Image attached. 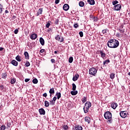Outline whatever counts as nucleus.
Here are the masks:
<instances>
[{
  "label": "nucleus",
  "instance_id": "c03bdc74",
  "mask_svg": "<svg viewBox=\"0 0 130 130\" xmlns=\"http://www.w3.org/2000/svg\"><path fill=\"white\" fill-rule=\"evenodd\" d=\"M74 28H78V27H79V25H78V23H75L74 25Z\"/></svg>",
  "mask_w": 130,
  "mask_h": 130
},
{
  "label": "nucleus",
  "instance_id": "ddd939ff",
  "mask_svg": "<svg viewBox=\"0 0 130 130\" xmlns=\"http://www.w3.org/2000/svg\"><path fill=\"white\" fill-rule=\"evenodd\" d=\"M87 2L91 6H93V5H95V1H94V0H87Z\"/></svg>",
  "mask_w": 130,
  "mask_h": 130
},
{
  "label": "nucleus",
  "instance_id": "0eeeda50",
  "mask_svg": "<svg viewBox=\"0 0 130 130\" xmlns=\"http://www.w3.org/2000/svg\"><path fill=\"white\" fill-rule=\"evenodd\" d=\"M39 112L41 115H45V110L43 108L39 109Z\"/></svg>",
  "mask_w": 130,
  "mask_h": 130
},
{
  "label": "nucleus",
  "instance_id": "f8f14e48",
  "mask_svg": "<svg viewBox=\"0 0 130 130\" xmlns=\"http://www.w3.org/2000/svg\"><path fill=\"white\" fill-rule=\"evenodd\" d=\"M11 63L13 66H14V67H17L18 64V61H16V60H12L11 61Z\"/></svg>",
  "mask_w": 130,
  "mask_h": 130
},
{
  "label": "nucleus",
  "instance_id": "cd10ccee",
  "mask_svg": "<svg viewBox=\"0 0 130 130\" xmlns=\"http://www.w3.org/2000/svg\"><path fill=\"white\" fill-rule=\"evenodd\" d=\"M49 92L50 94H54V88H51Z\"/></svg>",
  "mask_w": 130,
  "mask_h": 130
},
{
  "label": "nucleus",
  "instance_id": "f257e3e1",
  "mask_svg": "<svg viewBox=\"0 0 130 130\" xmlns=\"http://www.w3.org/2000/svg\"><path fill=\"white\" fill-rule=\"evenodd\" d=\"M107 45L110 48H116L119 45V42L116 40H109L108 42Z\"/></svg>",
  "mask_w": 130,
  "mask_h": 130
},
{
  "label": "nucleus",
  "instance_id": "0e129e2a",
  "mask_svg": "<svg viewBox=\"0 0 130 130\" xmlns=\"http://www.w3.org/2000/svg\"><path fill=\"white\" fill-rule=\"evenodd\" d=\"M128 76H130V72H129V73H128Z\"/></svg>",
  "mask_w": 130,
  "mask_h": 130
},
{
  "label": "nucleus",
  "instance_id": "7c9ffc66",
  "mask_svg": "<svg viewBox=\"0 0 130 130\" xmlns=\"http://www.w3.org/2000/svg\"><path fill=\"white\" fill-rule=\"evenodd\" d=\"M103 34H106L108 33V29H105L102 30Z\"/></svg>",
  "mask_w": 130,
  "mask_h": 130
},
{
  "label": "nucleus",
  "instance_id": "a878e982",
  "mask_svg": "<svg viewBox=\"0 0 130 130\" xmlns=\"http://www.w3.org/2000/svg\"><path fill=\"white\" fill-rule=\"evenodd\" d=\"M75 129L76 130H83V127L81 126H76L75 127Z\"/></svg>",
  "mask_w": 130,
  "mask_h": 130
},
{
  "label": "nucleus",
  "instance_id": "8fccbe9b",
  "mask_svg": "<svg viewBox=\"0 0 130 130\" xmlns=\"http://www.w3.org/2000/svg\"><path fill=\"white\" fill-rule=\"evenodd\" d=\"M43 97H45V98H46V97H47V93L46 92L44 93L43 94Z\"/></svg>",
  "mask_w": 130,
  "mask_h": 130
},
{
  "label": "nucleus",
  "instance_id": "72a5a7b5",
  "mask_svg": "<svg viewBox=\"0 0 130 130\" xmlns=\"http://www.w3.org/2000/svg\"><path fill=\"white\" fill-rule=\"evenodd\" d=\"M51 23V21H48L47 24H46V28H49V26H50V23Z\"/></svg>",
  "mask_w": 130,
  "mask_h": 130
},
{
  "label": "nucleus",
  "instance_id": "09e8293b",
  "mask_svg": "<svg viewBox=\"0 0 130 130\" xmlns=\"http://www.w3.org/2000/svg\"><path fill=\"white\" fill-rule=\"evenodd\" d=\"M51 62H52V63H54L55 62V60L54 59H51Z\"/></svg>",
  "mask_w": 130,
  "mask_h": 130
},
{
  "label": "nucleus",
  "instance_id": "20e7f679",
  "mask_svg": "<svg viewBox=\"0 0 130 130\" xmlns=\"http://www.w3.org/2000/svg\"><path fill=\"white\" fill-rule=\"evenodd\" d=\"M89 74L91 76H95V75L97 74V70L94 68H92L90 69H89Z\"/></svg>",
  "mask_w": 130,
  "mask_h": 130
},
{
  "label": "nucleus",
  "instance_id": "a19ab883",
  "mask_svg": "<svg viewBox=\"0 0 130 130\" xmlns=\"http://www.w3.org/2000/svg\"><path fill=\"white\" fill-rule=\"evenodd\" d=\"M6 129V125H2L1 127V130H5Z\"/></svg>",
  "mask_w": 130,
  "mask_h": 130
},
{
  "label": "nucleus",
  "instance_id": "1a4fd4ad",
  "mask_svg": "<svg viewBox=\"0 0 130 130\" xmlns=\"http://www.w3.org/2000/svg\"><path fill=\"white\" fill-rule=\"evenodd\" d=\"M118 105L116 103H111V107L113 108V109H116V107H117Z\"/></svg>",
  "mask_w": 130,
  "mask_h": 130
},
{
  "label": "nucleus",
  "instance_id": "e2e57ef3",
  "mask_svg": "<svg viewBox=\"0 0 130 130\" xmlns=\"http://www.w3.org/2000/svg\"><path fill=\"white\" fill-rule=\"evenodd\" d=\"M52 95H53V94H50V96L51 97L52 96Z\"/></svg>",
  "mask_w": 130,
  "mask_h": 130
},
{
  "label": "nucleus",
  "instance_id": "f03ea898",
  "mask_svg": "<svg viewBox=\"0 0 130 130\" xmlns=\"http://www.w3.org/2000/svg\"><path fill=\"white\" fill-rule=\"evenodd\" d=\"M92 106V104H91V102H87L85 104V106L83 107V110L84 113H88L89 112V109H90V107Z\"/></svg>",
  "mask_w": 130,
  "mask_h": 130
},
{
  "label": "nucleus",
  "instance_id": "603ef678",
  "mask_svg": "<svg viewBox=\"0 0 130 130\" xmlns=\"http://www.w3.org/2000/svg\"><path fill=\"white\" fill-rule=\"evenodd\" d=\"M25 82H26V83H27V82H29V81H30V79H29V78H26V79H25Z\"/></svg>",
  "mask_w": 130,
  "mask_h": 130
},
{
  "label": "nucleus",
  "instance_id": "a211bd4d",
  "mask_svg": "<svg viewBox=\"0 0 130 130\" xmlns=\"http://www.w3.org/2000/svg\"><path fill=\"white\" fill-rule=\"evenodd\" d=\"M91 120V118L89 117H85V121L87 122L88 123H90V121Z\"/></svg>",
  "mask_w": 130,
  "mask_h": 130
},
{
  "label": "nucleus",
  "instance_id": "2eb2a0df",
  "mask_svg": "<svg viewBox=\"0 0 130 130\" xmlns=\"http://www.w3.org/2000/svg\"><path fill=\"white\" fill-rule=\"evenodd\" d=\"M40 42L41 44V45H42L43 46V45H44L45 42L44 41V39H43V38L41 37L40 38Z\"/></svg>",
  "mask_w": 130,
  "mask_h": 130
},
{
  "label": "nucleus",
  "instance_id": "bf43d9fd",
  "mask_svg": "<svg viewBox=\"0 0 130 130\" xmlns=\"http://www.w3.org/2000/svg\"><path fill=\"white\" fill-rule=\"evenodd\" d=\"M120 29H123V25H121L119 27Z\"/></svg>",
  "mask_w": 130,
  "mask_h": 130
},
{
  "label": "nucleus",
  "instance_id": "5fc2aeb1",
  "mask_svg": "<svg viewBox=\"0 0 130 130\" xmlns=\"http://www.w3.org/2000/svg\"><path fill=\"white\" fill-rule=\"evenodd\" d=\"M45 51V49H42L40 50V52H41V53H43V52Z\"/></svg>",
  "mask_w": 130,
  "mask_h": 130
},
{
  "label": "nucleus",
  "instance_id": "9b49d317",
  "mask_svg": "<svg viewBox=\"0 0 130 130\" xmlns=\"http://www.w3.org/2000/svg\"><path fill=\"white\" fill-rule=\"evenodd\" d=\"M70 9V6L68 4H64L63 6L64 11H68Z\"/></svg>",
  "mask_w": 130,
  "mask_h": 130
},
{
  "label": "nucleus",
  "instance_id": "680f3d73",
  "mask_svg": "<svg viewBox=\"0 0 130 130\" xmlns=\"http://www.w3.org/2000/svg\"><path fill=\"white\" fill-rule=\"evenodd\" d=\"M54 53H55V54H56L57 53V51H54Z\"/></svg>",
  "mask_w": 130,
  "mask_h": 130
},
{
  "label": "nucleus",
  "instance_id": "f3484780",
  "mask_svg": "<svg viewBox=\"0 0 130 130\" xmlns=\"http://www.w3.org/2000/svg\"><path fill=\"white\" fill-rule=\"evenodd\" d=\"M79 74H76L75 76L73 77V81H74V82H76V81H77L78 80V79H79Z\"/></svg>",
  "mask_w": 130,
  "mask_h": 130
},
{
  "label": "nucleus",
  "instance_id": "473e14b6",
  "mask_svg": "<svg viewBox=\"0 0 130 130\" xmlns=\"http://www.w3.org/2000/svg\"><path fill=\"white\" fill-rule=\"evenodd\" d=\"M32 83L34 84H37L38 83V80L37 78H35L32 80Z\"/></svg>",
  "mask_w": 130,
  "mask_h": 130
},
{
  "label": "nucleus",
  "instance_id": "4d7b16f0",
  "mask_svg": "<svg viewBox=\"0 0 130 130\" xmlns=\"http://www.w3.org/2000/svg\"><path fill=\"white\" fill-rule=\"evenodd\" d=\"M0 89L4 90V85H0Z\"/></svg>",
  "mask_w": 130,
  "mask_h": 130
},
{
  "label": "nucleus",
  "instance_id": "412c9836",
  "mask_svg": "<svg viewBox=\"0 0 130 130\" xmlns=\"http://www.w3.org/2000/svg\"><path fill=\"white\" fill-rule=\"evenodd\" d=\"M24 56L26 59H29V53H28V52H24Z\"/></svg>",
  "mask_w": 130,
  "mask_h": 130
},
{
  "label": "nucleus",
  "instance_id": "e433bc0d",
  "mask_svg": "<svg viewBox=\"0 0 130 130\" xmlns=\"http://www.w3.org/2000/svg\"><path fill=\"white\" fill-rule=\"evenodd\" d=\"M50 105L53 106L54 104H55V102L53 101V100L51 101H50Z\"/></svg>",
  "mask_w": 130,
  "mask_h": 130
},
{
  "label": "nucleus",
  "instance_id": "39448f33",
  "mask_svg": "<svg viewBox=\"0 0 130 130\" xmlns=\"http://www.w3.org/2000/svg\"><path fill=\"white\" fill-rule=\"evenodd\" d=\"M128 113L125 111H121L120 112V115L122 118H125L127 116Z\"/></svg>",
  "mask_w": 130,
  "mask_h": 130
},
{
  "label": "nucleus",
  "instance_id": "6ab92c4d",
  "mask_svg": "<svg viewBox=\"0 0 130 130\" xmlns=\"http://www.w3.org/2000/svg\"><path fill=\"white\" fill-rule=\"evenodd\" d=\"M56 96L57 97V99L59 100V99L61 97V93H60V92H57Z\"/></svg>",
  "mask_w": 130,
  "mask_h": 130
},
{
  "label": "nucleus",
  "instance_id": "de8ad7c7",
  "mask_svg": "<svg viewBox=\"0 0 130 130\" xmlns=\"http://www.w3.org/2000/svg\"><path fill=\"white\" fill-rule=\"evenodd\" d=\"M63 129L67 130L68 128H69V127H68V125H64L63 126Z\"/></svg>",
  "mask_w": 130,
  "mask_h": 130
},
{
  "label": "nucleus",
  "instance_id": "052dcab7",
  "mask_svg": "<svg viewBox=\"0 0 130 130\" xmlns=\"http://www.w3.org/2000/svg\"><path fill=\"white\" fill-rule=\"evenodd\" d=\"M5 14H9V11L6 10L5 11Z\"/></svg>",
  "mask_w": 130,
  "mask_h": 130
},
{
  "label": "nucleus",
  "instance_id": "bb28decb",
  "mask_svg": "<svg viewBox=\"0 0 130 130\" xmlns=\"http://www.w3.org/2000/svg\"><path fill=\"white\" fill-rule=\"evenodd\" d=\"M72 90L73 91H76V88H77V86H76V84L75 83L72 84Z\"/></svg>",
  "mask_w": 130,
  "mask_h": 130
},
{
  "label": "nucleus",
  "instance_id": "b1692460",
  "mask_svg": "<svg viewBox=\"0 0 130 130\" xmlns=\"http://www.w3.org/2000/svg\"><path fill=\"white\" fill-rule=\"evenodd\" d=\"M115 77V74L114 73H111L110 75V79H112V80H113Z\"/></svg>",
  "mask_w": 130,
  "mask_h": 130
},
{
  "label": "nucleus",
  "instance_id": "dca6fc26",
  "mask_svg": "<svg viewBox=\"0 0 130 130\" xmlns=\"http://www.w3.org/2000/svg\"><path fill=\"white\" fill-rule=\"evenodd\" d=\"M100 53L101 54V57H102V58H104V57H105V56H106L105 53L103 52V51H100Z\"/></svg>",
  "mask_w": 130,
  "mask_h": 130
},
{
  "label": "nucleus",
  "instance_id": "13d9d810",
  "mask_svg": "<svg viewBox=\"0 0 130 130\" xmlns=\"http://www.w3.org/2000/svg\"><path fill=\"white\" fill-rule=\"evenodd\" d=\"M5 49L3 47H0V51H3Z\"/></svg>",
  "mask_w": 130,
  "mask_h": 130
},
{
  "label": "nucleus",
  "instance_id": "393cba45",
  "mask_svg": "<svg viewBox=\"0 0 130 130\" xmlns=\"http://www.w3.org/2000/svg\"><path fill=\"white\" fill-rule=\"evenodd\" d=\"M79 5L81 7H84V6H85V3H84V2L81 1V2H79Z\"/></svg>",
  "mask_w": 130,
  "mask_h": 130
},
{
  "label": "nucleus",
  "instance_id": "5701e85b",
  "mask_svg": "<svg viewBox=\"0 0 130 130\" xmlns=\"http://www.w3.org/2000/svg\"><path fill=\"white\" fill-rule=\"evenodd\" d=\"M109 62H110V60L109 59L106 60L104 61L103 64H104V66H105V64H108V63H109Z\"/></svg>",
  "mask_w": 130,
  "mask_h": 130
},
{
  "label": "nucleus",
  "instance_id": "79ce46f5",
  "mask_svg": "<svg viewBox=\"0 0 130 130\" xmlns=\"http://www.w3.org/2000/svg\"><path fill=\"white\" fill-rule=\"evenodd\" d=\"M80 37H83L84 36V34H83V31H80L79 33Z\"/></svg>",
  "mask_w": 130,
  "mask_h": 130
},
{
  "label": "nucleus",
  "instance_id": "f704fd0d",
  "mask_svg": "<svg viewBox=\"0 0 130 130\" xmlns=\"http://www.w3.org/2000/svg\"><path fill=\"white\" fill-rule=\"evenodd\" d=\"M2 76L3 79H6L7 78V73H3Z\"/></svg>",
  "mask_w": 130,
  "mask_h": 130
},
{
  "label": "nucleus",
  "instance_id": "3c124183",
  "mask_svg": "<svg viewBox=\"0 0 130 130\" xmlns=\"http://www.w3.org/2000/svg\"><path fill=\"white\" fill-rule=\"evenodd\" d=\"M57 99V98H56V96H54L53 98V101L55 102V101H56V99Z\"/></svg>",
  "mask_w": 130,
  "mask_h": 130
},
{
  "label": "nucleus",
  "instance_id": "423d86ee",
  "mask_svg": "<svg viewBox=\"0 0 130 130\" xmlns=\"http://www.w3.org/2000/svg\"><path fill=\"white\" fill-rule=\"evenodd\" d=\"M113 9L114 11H120V9H121V5L117 4L114 6Z\"/></svg>",
  "mask_w": 130,
  "mask_h": 130
},
{
  "label": "nucleus",
  "instance_id": "9d476101",
  "mask_svg": "<svg viewBox=\"0 0 130 130\" xmlns=\"http://www.w3.org/2000/svg\"><path fill=\"white\" fill-rule=\"evenodd\" d=\"M55 39L56 40H58V41H60V42H63V37H59V36L58 35L57 37H55Z\"/></svg>",
  "mask_w": 130,
  "mask_h": 130
},
{
  "label": "nucleus",
  "instance_id": "58836bf2",
  "mask_svg": "<svg viewBox=\"0 0 130 130\" xmlns=\"http://www.w3.org/2000/svg\"><path fill=\"white\" fill-rule=\"evenodd\" d=\"M118 3V1H113V2H112V4H113V6H115V5H117V4Z\"/></svg>",
  "mask_w": 130,
  "mask_h": 130
},
{
  "label": "nucleus",
  "instance_id": "aec40b11",
  "mask_svg": "<svg viewBox=\"0 0 130 130\" xmlns=\"http://www.w3.org/2000/svg\"><path fill=\"white\" fill-rule=\"evenodd\" d=\"M71 94L73 95V96H75V95H77V94H78V91L77 90H73V91H71Z\"/></svg>",
  "mask_w": 130,
  "mask_h": 130
},
{
  "label": "nucleus",
  "instance_id": "4be33fe9",
  "mask_svg": "<svg viewBox=\"0 0 130 130\" xmlns=\"http://www.w3.org/2000/svg\"><path fill=\"white\" fill-rule=\"evenodd\" d=\"M15 59L17 61H21V56H20V55H17L16 57H15Z\"/></svg>",
  "mask_w": 130,
  "mask_h": 130
},
{
  "label": "nucleus",
  "instance_id": "c756f323",
  "mask_svg": "<svg viewBox=\"0 0 130 130\" xmlns=\"http://www.w3.org/2000/svg\"><path fill=\"white\" fill-rule=\"evenodd\" d=\"M49 105H50V104H49V102L48 101H45V107H49Z\"/></svg>",
  "mask_w": 130,
  "mask_h": 130
},
{
  "label": "nucleus",
  "instance_id": "2f4dec72",
  "mask_svg": "<svg viewBox=\"0 0 130 130\" xmlns=\"http://www.w3.org/2000/svg\"><path fill=\"white\" fill-rule=\"evenodd\" d=\"M15 83H16V79H12L11 80V84L12 85H14V84H15Z\"/></svg>",
  "mask_w": 130,
  "mask_h": 130
},
{
  "label": "nucleus",
  "instance_id": "49530a36",
  "mask_svg": "<svg viewBox=\"0 0 130 130\" xmlns=\"http://www.w3.org/2000/svg\"><path fill=\"white\" fill-rule=\"evenodd\" d=\"M58 22H59V20L58 19H56L55 20L56 25H58Z\"/></svg>",
  "mask_w": 130,
  "mask_h": 130
},
{
  "label": "nucleus",
  "instance_id": "a18cd8bd",
  "mask_svg": "<svg viewBox=\"0 0 130 130\" xmlns=\"http://www.w3.org/2000/svg\"><path fill=\"white\" fill-rule=\"evenodd\" d=\"M116 37H118V38H119L120 37V34L119 32H117L116 35Z\"/></svg>",
  "mask_w": 130,
  "mask_h": 130
},
{
  "label": "nucleus",
  "instance_id": "37998d69",
  "mask_svg": "<svg viewBox=\"0 0 130 130\" xmlns=\"http://www.w3.org/2000/svg\"><path fill=\"white\" fill-rule=\"evenodd\" d=\"M117 30L120 31V33H124V29H117Z\"/></svg>",
  "mask_w": 130,
  "mask_h": 130
},
{
  "label": "nucleus",
  "instance_id": "864d4df0",
  "mask_svg": "<svg viewBox=\"0 0 130 130\" xmlns=\"http://www.w3.org/2000/svg\"><path fill=\"white\" fill-rule=\"evenodd\" d=\"M19 32V30H18V29H15V30H14V33L15 34H18V32Z\"/></svg>",
  "mask_w": 130,
  "mask_h": 130
},
{
  "label": "nucleus",
  "instance_id": "4c0bfd02",
  "mask_svg": "<svg viewBox=\"0 0 130 130\" xmlns=\"http://www.w3.org/2000/svg\"><path fill=\"white\" fill-rule=\"evenodd\" d=\"M25 66L28 68V67H30V62L29 61H26L25 63Z\"/></svg>",
  "mask_w": 130,
  "mask_h": 130
},
{
  "label": "nucleus",
  "instance_id": "4468645a",
  "mask_svg": "<svg viewBox=\"0 0 130 130\" xmlns=\"http://www.w3.org/2000/svg\"><path fill=\"white\" fill-rule=\"evenodd\" d=\"M42 12H43V9L40 8L37 13V16H39L42 14Z\"/></svg>",
  "mask_w": 130,
  "mask_h": 130
},
{
  "label": "nucleus",
  "instance_id": "7ed1b4c3",
  "mask_svg": "<svg viewBox=\"0 0 130 130\" xmlns=\"http://www.w3.org/2000/svg\"><path fill=\"white\" fill-rule=\"evenodd\" d=\"M104 117L106 119H109V121H111V118H112V114L111 112L107 111L104 114Z\"/></svg>",
  "mask_w": 130,
  "mask_h": 130
},
{
  "label": "nucleus",
  "instance_id": "6e6d98bb",
  "mask_svg": "<svg viewBox=\"0 0 130 130\" xmlns=\"http://www.w3.org/2000/svg\"><path fill=\"white\" fill-rule=\"evenodd\" d=\"M59 3V0H56L55 1V3L56 4V5H57V4H58Z\"/></svg>",
  "mask_w": 130,
  "mask_h": 130
},
{
  "label": "nucleus",
  "instance_id": "6e6552de",
  "mask_svg": "<svg viewBox=\"0 0 130 130\" xmlns=\"http://www.w3.org/2000/svg\"><path fill=\"white\" fill-rule=\"evenodd\" d=\"M30 38L32 40H35V39H36V38H37V34H32L30 36Z\"/></svg>",
  "mask_w": 130,
  "mask_h": 130
},
{
  "label": "nucleus",
  "instance_id": "ea45409f",
  "mask_svg": "<svg viewBox=\"0 0 130 130\" xmlns=\"http://www.w3.org/2000/svg\"><path fill=\"white\" fill-rule=\"evenodd\" d=\"M2 13H3V6L0 4V14H2Z\"/></svg>",
  "mask_w": 130,
  "mask_h": 130
},
{
  "label": "nucleus",
  "instance_id": "69168bd1",
  "mask_svg": "<svg viewBox=\"0 0 130 130\" xmlns=\"http://www.w3.org/2000/svg\"><path fill=\"white\" fill-rule=\"evenodd\" d=\"M8 127H10V126H9V123L7 124Z\"/></svg>",
  "mask_w": 130,
  "mask_h": 130
},
{
  "label": "nucleus",
  "instance_id": "c9c22d12",
  "mask_svg": "<svg viewBox=\"0 0 130 130\" xmlns=\"http://www.w3.org/2000/svg\"><path fill=\"white\" fill-rule=\"evenodd\" d=\"M82 103H85L87 101V98L86 96H84L82 100Z\"/></svg>",
  "mask_w": 130,
  "mask_h": 130
},
{
  "label": "nucleus",
  "instance_id": "c85d7f7f",
  "mask_svg": "<svg viewBox=\"0 0 130 130\" xmlns=\"http://www.w3.org/2000/svg\"><path fill=\"white\" fill-rule=\"evenodd\" d=\"M73 60H74V58L72 56L70 57L69 59V62H70V63H72Z\"/></svg>",
  "mask_w": 130,
  "mask_h": 130
}]
</instances>
